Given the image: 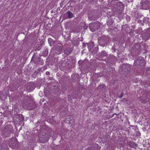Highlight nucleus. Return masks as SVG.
I'll return each mask as SVG.
<instances>
[{
  "label": "nucleus",
  "instance_id": "nucleus-1",
  "mask_svg": "<svg viewBox=\"0 0 150 150\" xmlns=\"http://www.w3.org/2000/svg\"><path fill=\"white\" fill-rule=\"evenodd\" d=\"M100 28V23L98 22L91 23L89 24V28L92 32H95L98 30Z\"/></svg>",
  "mask_w": 150,
  "mask_h": 150
},
{
  "label": "nucleus",
  "instance_id": "nucleus-2",
  "mask_svg": "<svg viewBox=\"0 0 150 150\" xmlns=\"http://www.w3.org/2000/svg\"><path fill=\"white\" fill-rule=\"evenodd\" d=\"M135 65L137 67H140L142 69H144L145 65V62L142 58L137 59L134 62Z\"/></svg>",
  "mask_w": 150,
  "mask_h": 150
},
{
  "label": "nucleus",
  "instance_id": "nucleus-3",
  "mask_svg": "<svg viewBox=\"0 0 150 150\" xmlns=\"http://www.w3.org/2000/svg\"><path fill=\"white\" fill-rule=\"evenodd\" d=\"M141 7L145 10L148 9L150 7V0H142L140 3Z\"/></svg>",
  "mask_w": 150,
  "mask_h": 150
},
{
  "label": "nucleus",
  "instance_id": "nucleus-4",
  "mask_svg": "<svg viewBox=\"0 0 150 150\" xmlns=\"http://www.w3.org/2000/svg\"><path fill=\"white\" fill-rule=\"evenodd\" d=\"M51 51H53L54 54H59L62 52V46L60 45H56L52 48Z\"/></svg>",
  "mask_w": 150,
  "mask_h": 150
},
{
  "label": "nucleus",
  "instance_id": "nucleus-5",
  "mask_svg": "<svg viewBox=\"0 0 150 150\" xmlns=\"http://www.w3.org/2000/svg\"><path fill=\"white\" fill-rule=\"evenodd\" d=\"M108 39V38L106 37H101L99 41L101 46H105L107 45V44L109 42Z\"/></svg>",
  "mask_w": 150,
  "mask_h": 150
},
{
  "label": "nucleus",
  "instance_id": "nucleus-6",
  "mask_svg": "<svg viewBox=\"0 0 150 150\" xmlns=\"http://www.w3.org/2000/svg\"><path fill=\"white\" fill-rule=\"evenodd\" d=\"M133 52L136 53V55H137L141 51L140 45L137 44H134L133 47Z\"/></svg>",
  "mask_w": 150,
  "mask_h": 150
},
{
  "label": "nucleus",
  "instance_id": "nucleus-7",
  "mask_svg": "<svg viewBox=\"0 0 150 150\" xmlns=\"http://www.w3.org/2000/svg\"><path fill=\"white\" fill-rule=\"evenodd\" d=\"M34 88V85L33 83H29L26 85V89L27 91L29 92L33 91Z\"/></svg>",
  "mask_w": 150,
  "mask_h": 150
},
{
  "label": "nucleus",
  "instance_id": "nucleus-8",
  "mask_svg": "<svg viewBox=\"0 0 150 150\" xmlns=\"http://www.w3.org/2000/svg\"><path fill=\"white\" fill-rule=\"evenodd\" d=\"M122 71H124L126 74H127L130 71V66L129 65L125 64L122 67Z\"/></svg>",
  "mask_w": 150,
  "mask_h": 150
},
{
  "label": "nucleus",
  "instance_id": "nucleus-9",
  "mask_svg": "<svg viewBox=\"0 0 150 150\" xmlns=\"http://www.w3.org/2000/svg\"><path fill=\"white\" fill-rule=\"evenodd\" d=\"M17 140L15 139H14L13 140L10 141L9 143V147L12 149L15 148L17 144Z\"/></svg>",
  "mask_w": 150,
  "mask_h": 150
},
{
  "label": "nucleus",
  "instance_id": "nucleus-10",
  "mask_svg": "<svg viewBox=\"0 0 150 150\" xmlns=\"http://www.w3.org/2000/svg\"><path fill=\"white\" fill-rule=\"evenodd\" d=\"M72 49L69 47H67L65 48L64 51V54L67 55L70 54L72 51Z\"/></svg>",
  "mask_w": 150,
  "mask_h": 150
},
{
  "label": "nucleus",
  "instance_id": "nucleus-11",
  "mask_svg": "<svg viewBox=\"0 0 150 150\" xmlns=\"http://www.w3.org/2000/svg\"><path fill=\"white\" fill-rule=\"evenodd\" d=\"M26 109L28 110H32L34 108V104L32 102H30L25 105Z\"/></svg>",
  "mask_w": 150,
  "mask_h": 150
},
{
  "label": "nucleus",
  "instance_id": "nucleus-12",
  "mask_svg": "<svg viewBox=\"0 0 150 150\" xmlns=\"http://www.w3.org/2000/svg\"><path fill=\"white\" fill-rule=\"evenodd\" d=\"M49 138V136L47 135L46 136L42 135L40 138V139L41 142L43 143L47 141Z\"/></svg>",
  "mask_w": 150,
  "mask_h": 150
},
{
  "label": "nucleus",
  "instance_id": "nucleus-13",
  "mask_svg": "<svg viewBox=\"0 0 150 150\" xmlns=\"http://www.w3.org/2000/svg\"><path fill=\"white\" fill-rule=\"evenodd\" d=\"M117 58L114 56H110L109 59H108V62H110L113 63L117 61Z\"/></svg>",
  "mask_w": 150,
  "mask_h": 150
},
{
  "label": "nucleus",
  "instance_id": "nucleus-14",
  "mask_svg": "<svg viewBox=\"0 0 150 150\" xmlns=\"http://www.w3.org/2000/svg\"><path fill=\"white\" fill-rule=\"evenodd\" d=\"M99 146L97 144H94L91 146L89 147L87 150H98Z\"/></svg>",
  "mask_w": 150,
  "mask_h": 150
},
{
  "label": "nucleus",
  "instance_id": "nucleus-15",
  "mask_svg": "<svg viewBox=\"0 0 150 150\" xmlns=\"http://www.w3.org/2000/svg\"><path fill=\"white\" fill-rule=\"evenodd\" d=\"M40 58L38 57H35V56H33L31 59V61L34 62L35 63H37L40 61Z\"/></svg>",
  "mask_w": 150,
  "mask_h": 150
},
{
  "label": "nucleus",
  "instance_id": "nucleus-16",
  "mask_svg": "<svg viewBox=\"0 0 150 150\" xmlns=\"http://www.w3.org/2000/svg\"><path fill=\"white\" fill-rule=\"evenodd\" d=\"M16 117V118L18 120H17V121L21 122L24 120V118L22 115H18Z\"/></svg>",
  "mask_w": 150,
  "mask_h": 150
},
{
  "label": "nucleus",
  "instance_id": "nucleus-17",
  "mask_svg": "<svg viewBox=\"0 0 150 150\" xmlns=\"http://www.w3.org/2000/svg\"><path fill=\"white\" fill-rule=\"evenodd\" d=\"M133 16L135 18V19H141L143 18V16L142 15L139 16L138 15V13L137 12H134V14Z\"/></svg>",
  "mask_w": 150,
  "mask_h": 150
},
{
  "label": "nucleus",
  "instance_id": "nucleus-18",
  "mask_svg": "<svg viewBox=\"0 0 150 150\" xmlns=\"http://www.w3.org/2000/svg\"><path fill=\"white\" fill-rule=\"evenodd\" d=\"M65 14L68 16V18H71L74 16V15L70 11H68Z\"/></svg>",
  "mask_w": 150,
  "mask_h": 150
},
{
  "label": "nucleus",
  "instance_id": "nucleus-19",
  "mask_svg": "<svg viewBox=\"0 0 150 150\" xmlns=\"http://www.w3.org/2000/svg\"><path fill=\"white\" fill-rule=\"evenodd\" d=\"M127 145L131 147L132 148H133L134 146H137V144L133 142H127Z\"/></svg>",
  "mask_w": 150,
  "mask_h": 150
},
{
  "label": "nucleus",
  "instance_id": "nucleus-20",
  "mask_svg": "<svg viewBox=\"0 0 150 150\" xmlns=\"http://www.w3.org/2000/svg\"><path fill=\"white\" fill-rule=\"evenodd\" d=\"M99 54V56L102 58L107 57V54L105 51H102Z\"/></svg>",
  "mask_w": 150,
  "mask_h": 150
},
{
  "label": "nucleus",
  "instance_id": "nucleus-21",
  "mask_svg": "<svg viewBox=\"0 0 150 150\" xmlns=\"http://www.w3.org/2000/svg\"><path fill=\"white\" fill-rule=\"evenodd\" d=\"M115 146L112 144H108L107 146V150H114Z\"/></svg>",
  "mask_w": 150,
  "mask_h": 150
},
{
  "label": "nucleus",
  "instance_id": "nucleus-22",
  "mask_svg": "<svg viewBox=\"0 0 150 150\" xmlns=\"http://www.w3.org/2000/svg\"><path fill=\"white\" fill-rule=\"evenodd\" d=\"M11 132L10 130H7V132H5L4 134V137H8L9 135L11 134Z\"/></svg>",
  "mask_w": 150,
  "mask_h": 150
},
{
  "label": "nucleus",
  "instance_id": "nucleus-23",
  "mask_svg": "<svg viewBox=\"0 0 150 150\" xmlns=\"http://www.w3.org/2000/svg\"><path fill=\"white\" fill-rule=\"evenodd\" d=\"M48 41L49 44H50V45L51 46L54 44L55 42L52 39H51L50 38H49L48 39Z\"/></svg>",
  "mask_w": 150,
  "mask_h": 150
},
{
  "label": "nucleus",
  "instance_id": "nucleus-24",
  "mask_svg": "<svg viewBox=\"0 0 150 150\" xmlns=\"http://www.w3.org/2000/svg\"><path fill=\"white\" fill-rule=\"evenodd\" d=\"M87 45L89 50H91L94 46V43L93 42L88 43Z\"/></svg>",
  "mask_w": 150,
  "mask_h": 150
},
{
  "label": "nucleus",
  "instance_id": "nucleus-25",
  "mask_svg": "<svg viewBox=\"0 0 150 150\" xmlns=\"http://www.w3.org/2000/svg\"><path fill=\"white\" fill-rule=\"evenodd\" d=\"M149 18L148 17H146L143 18V21L144 23L146 24L149 21Z\"/></svg>",
  "mask_w": 150,
  "mask_h": 150
},
{
  "label": "nucleus",
  "instance_id": "nucleus-26",
  "mask_svg": "<svg viewBox=\"0 0 150 150\" xmlns=\"http://www.w3.org/2000/svg\"><path fill=\"white\" fill-rule=\"evenodd\" d=\"M109 136L107 135L106 136L102 138V140L104 142H106L109 138Z\"/></svg>",
  "mask_w": 150,
  "mask_h": 150
},
{
  "label": "nucleus",
  "instance_id": "nucleus-27",
  "mask_svg": "<svg viewBox=\"0 0 150 150\" xmlns=\"http://www.w3.org/2000/svg\"><path fill=\"white\" fill-rule=\"evenodd\" d=\"M48 54V50L47 49H46L43 52V54L44 55L46 56Z\"/></svg>",
  "mask_w": 150,
  "mask_h": 150
},
{
  "label": "nucleus",
  "instance_id": "nucleus-28",
  "mask_svg": "<svg viewBox=\"0 0 150 150\" xmlns=\"http://www.w3.org/2000/svg\"><path fill=\"white\" fill-rule=\"evenodd\" d=\"M123 92H122V93H121V94H120V96H119V98H121L122 97V96H123Z\"/></svg>",
  "mask_w": 150,
  "mask_h": 150
},
{
  "label": "nucleus",
  "instance_id": "nucleus-29",
  "mask_svg": "<svg viewBox=\"0 0 150 150\" xmlns=\"http://www.w3.org/2000/svg\"><path fill=\"white\" fill-rule=\"evenodd\" d=\"M127 1L128 3H129L130 2H132L133 1V0H127Z\"/></svg>",
  "mask_w": 150,
  "mask_h": 150
},
{
  "label": "nucleus",
  "instance_id": "nucleus-30",
  "mask_svg": "<svg viewBox=\"0 0 150 150\" xmlns=\"http://www.w3.org/2000/svg\"><path fill=\"white\" fill-rule=\"evenodd\" d=\"M137 135L138 136H140L141 135V134L139 132H138L137 133Z\"/></svg>",
  "mask_w": 150,
  "mask_h": 150
},
{
  "label": "nucleus",
  "instance_id": "nucleus-31",
  "mask_svg": "<svg viewBox=\"0 0 150 150\" xmlns=\"http://www.w3.org/2000/svg\"><path fill=\"white\" fill-rule=\"evenodd\" d=\"M140 19H139L138 21V23H141L142 22V21Z\"/></svg>",
  "mask_w": 150,
  "mask_h": 150
},
{
  "label": "nucleus",
  "instance_id": "nucleus-32",
  "mask_svg": "<svg viewBox=\"0 0 150 150\" xmlns=\"http://www.w3.org/2000/svg\"><path fill=\"white\" fill-rule=\"evenodd\" d=\"M86 43H83V46L84 47H86Z\"/></svg>",
  "mask_w": 150,
  "mask_h": 150
},
{
  "label": "nucleus",
  "instance_id": "nucleus-33",
  "mask_svg": "<svg viewBox=\"0 0 150 150\" xmlns=\"http://www.w3.org/2000/svg\"><path fill=\"white\" fill-rule=\"evenodd\" d=\"M87 28H88V26L87 25H85L84 26V28L85 29H87Z\"/></svg>",
  "mask_w": 150,
  "mask_h": 150
},
{
  "label": "nucleus",
  "instance_id": "nucleus-34",
  "mask_svg": "<svg viewBox=\"0 0 150 150\" xmlns=\"http://www.w3.org/2000/svg\"><path fill=\"white\" fill-rule=\"evenodd\" d=\"M88 17L90 19V20H92V19L91 18V15H89L88 16Z\"/></svg>",
  "mask_w": 150,
  "mask_h": 150
},
{
  "label": "nucleus",
  "instance_id": "nucleus-35",
  "mask_svg": "<svg viewBox=\"0 0 150 150\" xmlns=\"http://www.w3.org/2000/svg\"><path fill=\"white\" fill-rule=\"evenodd\" d=\"M46 75H48L50 74V72L49 71H47L46 72Z\"/></svg>",
  "mask_w": 150,
  "mask_h": 150
},
{
  "label": "nucleus",
  "instance_id": "nucleus-36",
  "mask_svg": "<svg viewBox=\"0 0 150 150\" xmlns=\"http://www.w3.org/2000/svg\"><path fill=\"white\" fill-rule=\"evenodd\" d=\"M141 24H142V25H143V26L144 25V23H141Z\"/></svg>",
  "mask_w": 150,
  "mask_h": 150
},
{
  "label": "nucleus",
  "instance_id": "nucleus-37",
  "mask_svg": "<svg viewBox=\"0 0 150 150\" xmlns=\"http://www.w3.org/2000/svg\"><path fill=\"white\" fill-rule=\"evenodd\" d=\"M41 68H39L38 70H41Z\"/></svg>",
  "mask_w": 150,
  "mask_h": 150
},
{
  "label": "nucleus",
  "instance_id": "nucleus-38",
  "mask_svg": "<svg viewBox=\"0 0 150 150\" xmlns=\"http://www.w3.org/2000/svg\"><path fill=\"white\" fill-rule=\"evenodd\" d=\"M148 69V70H150V68H149Z\"/></svg>",
  "mask_w": 150,
  "mask_h": 150
}]
</instances>
